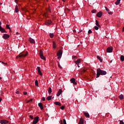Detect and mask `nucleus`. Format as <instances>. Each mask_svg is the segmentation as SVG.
Masks as SVG:
<instances>
[{
    "mask_svg": "<svg viewBox=\"0 0 124 124\" xmlns=\"http://www.w3.org/2000/svg\"><path fill=\"white\" fill-rule=\"evenodd\" d=\"M39 55H40V58H41L42 60H44V61H45V60H46V58L45 57H44V56L43 55V51H42L41 50H40L39 51Z\"/></svg>",
    "mask_w": 124,
    "mask_h": 124,
    "instance_id": "20e7f679",
    "label": "nucleus"
},
{
    "mask_svg": "<svg viewBox=\"0 0 124 124\" xmlns=\"http://www.w3.org/2000/svg\"><path fill=\"white\" fill-rule=\"evenodd\" d=\"M53 46L54 48H56V43L55 42H53Z\"/></svg>",
    "mask_w": 124,
    "mask_h": 124,
    "instance_id": "2f4dec72",
    "label": "nucleus"
},
{
    "mask_svg": "<svg viewBox=\"0 0 124 124\" xmlns=\"http://www.w3.org/2000/svg\"><path fill=\"white\" fill-rule=\"evenodd\" d=\"M23 93H24V95H27V94H28L27 92H24Z\"/></svg>",
    "mask_w": 124,
    "mask_h": 124,
    "instance_id": "c03bdc74",
    "label": "nucleus"
},
{
    "mask_svg": "<svg viewBox=\"0 0 124 124\" xmlns=\"http://www.w3.org/2000/svg\"><path fill=\"white\" fill-rule=\"evenodd\" d=\"M110 62H112V60H111V61H110Z\"/></svg>",
    "mask_w": 124,
    "mask_h": 124,
    "instance_id": "338daca9",
    "label": "nucleus"
},
{
    "mask_svg": "<svg viewBox=\"0 0 124 124\" xmlns=\"http://www.w3.org/2000/svg\"><path fill=\"white\" fill-rule=\"evenodd\" d=\"M42 100L43 101H45V97H43L42 98Z\"/></svg>",
    "mask_w": 124,
    "mask_h": 124,
    "instance_id": "49530a36",
    "label": "nucleus"
},
{
    "mask_svg": "<svg viewBox=\"0 0 124 124\" xmlns=\"http://www.w3.org/2000/svg\"><path fill=\"white\" fill-rule=\"evenodd\" d=\"M1 4H2V3H0V5Z\"/></svg>",
    "mask_w": 124,
    "mask_h": 124,
    "instance_id": "0e129e2a",
    "label": "nucleus"
},
{
    "mask_svg": "<svg viewBox=\"0 0 124 124\" xmlns=\"http://www.w3.org/2000/svg\"><path fill=\"white\" fill-rule=\"evenodd\" d=\"M1 27V22H0V28Z\"/></svg>",
    "mask_w": 124,
    "mask_h": 124,
    "instance_id": "864d4df0",
    "label": "nucleus"
},
{
    "mask_svg": "<svg viewBox=\"0 0 124 124\" xmlns=\"http://www.w3.org/2000/svg\"><path fill=\"white\" fill-rule=\"evenodd\" d=\"M37 69H38V72L39 75H41V76H42V73H41V71L40 70V67H37Z\"/></svg>",
    "mask_w": 124,
    "mask_h": 124,
    "instance_id": "2eb2a0df",
    "label": "nucleus"
},
{
    "mask_svg": "<svg viewBox=\"0 0 124 124\" xmlns=\"http://www.w3.org/2000/svg\"><path fill=\"white\" fill-rule=\"evenodd\" d=\"M70 81L74 85H77V82H76V79L73 78H72L70 79Z\"/></svg>",
    "mask_w": 124,
    "mask_h": 124,
    "instance_id": "6e6552de",
    "label": "nucleus"
},
{
    "mask_svg": "<svg viewBox=\"0 0 124 124\" xmlns=\"http://www.w3.org/2000/svg\"><path fill=\"white\" fill-rule=\"evenodd\" d=\"M80 31V32H82V30H80V31Z\"/></svg>",
    "mask_w": 124,
    "mask_h": 124,
    "instance_id": "680f3d73",
    "label": "nucleus"
},
{
    "mask_svg": "<svg viewBox=\"0 0 124 124\" xmlns=\"http://www.w3.org/2000/svg\"><path fill=\"white\" fill-rule=\"evenodd\" d=\"M76 58H77V57L75 56L72 57L73 59H76Z\"/></svg>",
    "mask_w": 124,
    "mask_h": 124,
    "instance_id": "09e8293b",
    "label": "nucleus"
},
{
    "mask_svg": "<svg viewBox=\"0 0 124 124\" xmlns=\"http://www.w3.org/2000/svg\"><path fill=\"white\" fill-rule=\"evenodd\" d=\"M97 59H98V60H99L100 62H102V59H101V58H100L99 56H97Z\"/></svg>",
    "mask_w": 124,
    "mask_h": 124,
    "instance_id": "bb28decb",
    "label": "nucleus"
},
{
    "mask_svg": "<svg viewBox=\"0 0 124 124\" xmlns=\"http://www.w3.org/2000/svg\"><path fill=\"white\" fill-rule=\"evenodd\" d=\"M78 124H84V119L80 118Z\"/></svg>",
    "mask_w": 124,
    "mask_h": 124,
    "instance_id": "dca6fc26",
    "label": "nucleus"
},
{
    "mask_svg": "<svg viewBox=\"0 0 124 124\" xmlns=\"http://www.w3.org/2000/svg\"><path fill=\"white\" fill-rule=\"evenodd\" d=\"M48 92L49 94H51V93H52V88H51V87L48 88Z\"/></svg>",
    "mask_w": 124,
    "mask_h": 124,
    "instance_id": "412c9836",
    "label": "nucleus"
},
{
    "mask_svg": "<svg viewBox=\"0 0 124 124\" xmlns=\"http://www.w3.org/2000/svg\"><path fill=\"white\" fill-rule=\"evenodd\" d=\"M54 104H55V105H58V106H62V104L59 102H55Z\"/></svg>",
    "mask_w": 124,
    "mask_h": 124,
    "instance_id": "6ab92c4d",
    "label": "nucleus"
},
{
    "mask_svg": "<svg viewBox=\"0 0 124 124\" xmlns=\"http://www.w3.org/2000/svg\"><path fill=\"white\" fill-rule=\"evenodd\" d=\"M80 32H81L79 31V32H78V33H80Z\"/></svg>",
    "mask_w": 124,
    "mask_h": 124,
    "instance_id": "774afa93",
    "label": "nucleus"
},
{
    "mask_svg": "<svg viewBox=\"0 0 124 124\" xmlns=\"http://www.w3.org/2000/svg\"><path fill=\"white\" fill-rule=\"evenodd\" d=\"M83 72H86V70L85 69H83L82 70Z\"/></svg>",
    "mask_w": 124,
    "mask_h": 124,
    "instance_id": "3c124183",
    "label": "nucleus"
},
{
    "mask_svg": "<svg viewBox=\"0 0 124 124\" xmlns=\"http://www.w3.org/2000/svg\"><path fill=\"white\" fill-rule=\"evenodd\" d=\"M120 124H124V121L121 120V121H120Z\"/></svg>",
    "mask_w": 124,
    "mask_h": 124,
    "instance_id": "4c0bfd02",
    "label": "nucleus"
},
{
    "mask_svg": "<svg viewBox=\"0 0 124 124\" xmlns=\"http://www.w3.org/2000/svg\"><path fill=\"white\" fill-rule=\"evenodd\" d=\"M77 65H78V67H80V66H79V64H77Z\"/></svg>",
    "mask_w": 124,
    "mask_h": 124,
    "instance_id": "4d7b16f0",
    "label": "nucleus"
},
{
    "mask_svg": "<svg viewBox=\"0 0 124 124\" xmlns=\"http://www.w3.org/2000/svg\"><path fill=\"white\" fill-rule=\"evenodd\" d=\"M63 124H66V121L65 120V119H63Z\"/></svg>",
    "mask_w": 124,
    "mask_h": 124,
    "instance_id": "c9c22d12",
    "label": "nucleus"
},
{
    "mask_svg": "<svg viewBox=\"0 0 124 124\" xmlns=\"http://www.w3.org/2000/svg\"><path fill=\"white\" fill-rule=\"evenodd\" d=\"M1 79H2V78L0 77V80H1Z\"/></svg>",
    "mask_w": 124,
    "mask_h": 124,
    "instance_id": "bf43d9fd",
    "label": "nucleus"
},
{
    "mask_svg": "<svg viewBox=\"0 0 124 124\" xmlns=\"http://www.w3.org/2000/svg\"><path fill=\"white\" fill-rule=\"evenodd\" d=\"M2 37L4 39H7V38H9V35L7 34H4Z\"/></svg>",
    "mask_w": 124,
    "mask_h": 124,
    "instance_id": "9d476101",
    "label": "nucleus"
},
{
    "mask_svg": "<svg viewBox=\"0 0 124 124\" xmlns=\"http://www.w3.org/2000/svg\"><path fill=\"white\" fill-rule=\"evenodd\" d=\"M48 11L50 13H52V11H51V9H48Z\"/></svg>",
    "mask_w": 124,
    "mask_h": 124,
    "instance_id": "a18cd8bd",
    "label": "nucleus"
},
{
    "mask_svg": "<svg viewBox=\"0 0 124 124\" xmlns=\"http://www.w3.org/2000/svg\"><path fill=\"white\" fill-rule=\"evenodd\" d=\"M38 119H39V117L38 116H36V117H35L33 121L32 124H37V123H38Z\"/></svg>",
    "mask_w": 124,
    "mask_h": 124,
    "instance_id": "423d86ee",
    "label": "nucleus"
},
{
    "mask_svg": "<svg viewBox=\"0 0 124 124\" xmlns=\"http://www.w3.org/2000/svg\"><path fill=\"white\" fill-rule=\"evenodd\" d=\"M28 56V51L23 52L20 53L16 58H25Z\"/></svg>",
    "mask_w": 124,
    "mask_h": 124,
    "instance_id": "f03ea898",
    "label": "nucleus"
},
{
    "mask_svg": "<svg viewBox=\"0 0 124 124\" xmlns=\"http://www.w3.org/2000/svg\"><path fill=\"white\" fill-rule=\"evenodd\" d=\"M38 106H39V107H40V108L41 110H43V104H42V103H39L38 104Z\"/></svg>",
    "mask_w": 124,
    "mask_h": 124,
    "instance_id": "4468645a",
    "label": "nucleus"
},
{
    "mask_svg": "<svg viewBox=\"0 0 124 124\" xmlns=\"http://www.w3.org/2000/svg\"><path fill=\"white\" fill-rule=\"evenodd\" d=\"M62 89H60L58 92V93L57 94V96H60V95L62 94Z\"/></svg>",
    "mask_w": 124,
    "mask_h": 124,
    "instance_id": "f8f14e48",
    "label": "nucleus"
},
{
    "mask_svg": "<svg viewBox=\"0 0 124 124\" xmlns=\"http://www.w3.org/2000/svg\"><path fill=\"white\" fill-rule=\"evenodd\" d=\"M60 122H61V124H63V123H62V120H60Z\"/></svg>",
    "mask_w": 124,
    "mask_h": 124,
    "instance_id": "de8ad7c7",
    "label": "nucleus"
},
{
    "mask_svg": "<svg viewBox=\"0 0 124 124\" xmlns=\"http://www.w3.org/2000/svg\"><path fill=\"white\" fill-rule=\"evenodd\" d=\"M107 53H112L113 52V47L112 46H110L107 48Z\"/></svg>",
    "mask_w": 124,
    "mask_h": 124,
    "instance_id": "39448f33",
    "label": "nucleus"
},
{
    "mask_svg": "<svg viewBox=\"0 0 124 124\" xmlns=\"http://www.w3.org/2000/svg\"><path fill=\"white\" fill-rule=\"evenodd\" d=\"M95 22L96 26H97V27H100V25H99V23H98V21H97V20H95Z\"/></svg>",
    "mask_w": 124,
    "mask_h": 124,
    "instance_id": "a878e982",
    "label": "nucleus"
},
{
    "mask_svg": "<svg viewBox=\"0 0 124 124\" xmlns=\"http://www.w3.org/2000/svg\"><path fill=\"white\" fill-rule=\"evenodd\" d=\"M84 114L85 116V117H86V118H90V114H89V113L85 112Z\"/></svg>",
    "mask_w": 124,
    "mask_h": 124,
    "instance_id": "aec40b11",
    "label": "nucleus"
},
{
    "mask_svg": "<svg viewBox=\"0 0 124 124\" xmlns=\"http://www.w3.org/2000/svg\"><path fill=\"white\" fill-rule=\"evenodd\" d=\"M0 62H2V63H4V62H2L1 61H0Z\"/></svg>",
    "mask_w": 124,
    "mask_h": 124,
    "instance_id": "052dcab7",
    "label": "nucleus"
},
{
    "mask_svg": "<svg viewBox=\"0 0 124 124\" xmlns=\"http://www.w3.org/2000/svg\"><path fill=\"white\" fill-rule=\"evenodd\" d=\"M105 9L106 11H109V9H108V8H107V7H105Z\"/></svg>",
    "mask_w": 124,
    "mask_h": 124,
    "instance_id": "79ce46f5",
    "label": "nucleus"
},
{
    "mask_svg": "<svg viewBox=\"0 0 124 124\" xmlns=\"http://www.w3.org/2000/svg\"><path fill=\"white\" fill-rule=\"evenodd\" d=\"M15 12L17 13L19 12V9H18V6H16L15 7Z\"/></svg>",
    "mask_w": 124,
    "mask_h": 124,
    "instance_id": "5701e85b",
    "label": "nucleus"
},
{
    "mask_svg": "<svg viewBox=\"0 0 124 124\" xmlns=\"http://www.w3.org/2000/svg\"><path fill=\"white\" fill-rule=\"evenodd\" d=\"M16 93L17 94H18V93H19V91H16Z\"/></svg>",
    "mask_w": 124,
    "mask_h": 124,
    "instance_id": "8fccbe9b",
    "label": "nucleus"
},
{
    "mask_svg": "<svg viewBox=\"0 0 124 124\" xmlns=\"http://www.w3.org/2000/svg\"><path fill=\"white\" fill-rule=\"evenodd\" d=\"M35 86H38V81L37 80L35 81Z\"/></svg>",
    "mask_w": 124,
    "mask_h": 124,
    "instance_id": "c85d7f7f",
    "label": "nucleus"
},
{
    "mask_svg": "<svg viewBox=\"0 0 124 124\" xmlns=\"http://www.w3.org/2000/svg\"><path fill=\"white\" fill-rule=\"evenodd\" d=\"M57 55L58 56L57 59H61V58H62V50H59Z\"/></svg>",
    "mask_w": 124,
    "mask_h": 124,
    "instance_id": "7ed1b4c3",
    "label": "nucleus"
},
{
    "mask_svg": "<svg viewBox=\"0 0 124 124\" xmlns=\"http://www.w3.org/2000/svg\"><path fill=\"white\" fill-rule=\"evenodd\" d=\"M29 41L30 42V43H35L34 42V40H33L32 38H30L29 39Z\"/></svg>",
    "mask_w": 124,
    "mask_h": 124,
    "instance_id": "f3484780",
    "label": "nucleus"
},
{
    "mask_svg": "<svg viewBox=\"0 0 124 124\" xmlns=\"http://www.w3.org/2000/svg\"><path fill=\"white\" fill-rule=\"evenodd\" d=\"M15 0V1H17V0Z\"/></svg>",
    "mask_w": 124,
    "mask_h": 124,
    "instance_id": "69168bd1",
    "label": "nucleus"
},
{
    "mask_svg": "<svg viewBox=\"0 0 124 124\" xmlns=\"http://www.w3.org/2000/svg\"><path fill=\"white\" fill-rule=\"evenodd\" d=\"M30 117L31 118V119H33V116L32 115H30Z\"/></svg>",
    "mask_w": 124,
    "mask_h": 124,
    "instance_id": "37998d69",
    "label": "nucleus"
},
{
    "mask_svg": "<svg viewBox=\"0 0 124 124\" xmlns=\"http://www.w3.org/2000/svg\"><path fill=\"white\" fill-rule=\"evenodd\" d=\"M47 100H51V99H52V96H48L47 98H46Z\"/></svg>",
    "mask_w": 124,
    "mask_h": 124,
    "instance_id": "cd10ccee",
    "label": "nucleus"
},
{
    "mask_svg": "<svg viewBox=\"0 0 124 124\" xmlns=\"http://www.w3.org/2000/svg\"><path fill=\"white\" fill-rule=\"evenodd\" d=\"M6 29H8V30H10V27H9V25H8V24L6 25Z\"/></svg>",
    "mask_w": 124,
    "mask_h": 124,
    "instance_id": "7c9ffc66",
    "label": "nucleus"
},
{
    "mask_svg": "<svg viewBox=\"0 0 124 124\" xmlns=\"http://www.w3.org/2000/svg\"><path fill=\"white\" fill-rule=\"evenodd\" d=\"M62 0V1H63V2H65V0Z\"/></svg>",
    "mask_w": 124,
    "mask_h": 124,
    "instance_id": "6e6d98bb",
    "label": "nucleus"
},
{
    "mask_svg": "<svg viewBox=\"0 0 124 124\" xmlns=\"http://www.w3.org/2000/svg\"><path fill=\"white\" fill-rule=\"evenodd\" d=\"M0 31L1 32H5V33H7V31L4 30L2 27H0Z\"/></svg>",
    "mask_w": 124,
    "mask_h": 124,
    "instance_id": "ddd939ff",
    "label": "nucleus"
},
{
    "mask_svg": "<svg viewBox=\"0 0 124 124\" xmlns=\"http://www.w3.org/2000/svg\"><path fill=\"white\" fill-rule=\"evenodd\" d=\"M120 1H121V0H117V1L115 2V4L116 5H119L120 4Z\"/></svg>",
    "mask_w": 124,
    "mask_h": 124,
    "instance_id": "393cba45",
    "label": "nucleus"
},
{
    "mask_svg": "<svg viewBox=\"0 0 124 124\" xmlns=\"http://www.w3.org/2000/svg\"><path fill=\"white\" fill-rule=\"evenodd\" d=\"M8 123H9V122L6 121V120H2L0 121V124H8Z\"/></svg>",
    "mask_w": 124,
    "mask_h": 124,
    "instance_id": "1a4fd4ad",
    "label": "nucleus"
},
{
    "mask_svg": "<svg viewBox=\"0 0 124 124\" xmlns=\"http://www.w3.org/2000/svg\"><path fill=\"white\" fill-rule=\"evenodd\" d=\"M108 13L109 15H113V13H112V12H109V11H108Z\"/></svg>",
    "mask_w": 124,
    "mask_h": 124,
    "instance_id": "72a5a7b5",
    "label": "nucleus"
},
{
    "mask_svg": "<svg viewBox=\"0 0 124 124\" xmlns=\"http://www.w3.org/2000/svg\"><path fill=\"white\" fill-rule=\"evenodd\" d=\"M47 9H48H48H50V6H48V8Z\"/></svg>",
    "mask_w": 124,
    "mask_h": 124,
    "instance_id": "13d9d810",
    "label": "nucleus"
},
{
    "mask_svg": "<svg viewBox=\"0 0 124 124\" xmlns=\"http://www.w3.org/2000/svg\"><path fill=\"white\" fill-rule=\"evenodd\" d=\"M75 62L76 64H78H78H79V63H80V62H81V60L78 59L77 61H76Z\"/></svg>",
    "mask_w": 124,
    "mask_h": 124,
    "instance_id": "a211bd4d",
    "label": "nucleus"
},
{
    "mask_svg": "<svg viewBox=\"0 0 124 124\" xmlns=\"http://www.w3.org/2000/svg\"><path fill=\"white\" fill-rule=\"evenodd\" d=\"M95 12H96V10H93L92 11V13H95Z\"/></svg>",
    "mask_w": 124,
    "mask_h": 124,
    "instance_id": "e433bc0d",
    "label": "nucleus"
},
{
    "mask_svg": "<svg viewBox=\"0 0 124 124\" xmlns=\"http://www.w3.org/2000/svg\"><path fill=\"white\" fill-rule=\"evenodd\" d=\"M49 36L51 38H53V37H54V34L53 33H50L49 34Z\"/></svg>",
    "mask_w": 124,
    "mask_h": 124,
    "instance_id": "c756f323",
    "label": "nucleus"
},
{
    "mask_svg": "<svg viewBox=\"0 0 124 124\" xmlns=\"http://www.w3.org/2000/svg\"><path fill=\"white\" fill-rule=\"evenodd\" d=\"M45 24L46 26H49V25H51L52 24V20H47L46 21Z\"/></svg>",
    "mask_w": 124,
    "mask_h": 124,
    "instance_id": "0eeeda50",
    "label": "nucleus"
},
{
    "mask_svg": "<svg viewBox=\"0 0 124 124\" xmlns=\"http://www.w3.org/2000/svg\"><path fill=\"white\" fill-rule=\"evenodd\" d=\"M61 109L62 110H63L64 109V106H62L61 107Z\"/></svg>",
    "mask_w": 124,
    "mask_h": 124,
    "instance_id": "58836bf2",
    "label": "nucleus"
},
{
    "mask_svg": "<svg viewBox=\"0 0 124 124\" xmlns=\"http://www.w3.org/2000/svg\"><path fill=\"white\" fill-rule=\"evenodd\" d=\"M58 66H59V67H60V68H61V69H62V66H61V65L60 64V63H59V64H58Z\"/></svg>",
    "mask_w": 124,
    "mask_h": 124,
    "instance_id": "ea45409f",
    "label": "nucleus"
},
{
    "mask_svg": "<svg viewBox=\"0 0 124 124\" xmlns=\"http://www.w3.org/2000/svg\"><path fill=\"white\" fill-rule=\"evenodd\" d=\"M107 72L104 70H101L100 68H98L97 70L96 78H98L100 75H106Z\"/></svg>",
    "mask_w": 124,
    "mask_h": 124,
    "instance_id": "f257e3e1",
    "label": "nucleus"
},
{
    "mask_svg": "<svg viewBox=\"0 0 124 124\" xmlns=\"http://www.w3.org/2000/svg\"><path fill=\"white\" fill-rule=\"evenodd\" d=\"M120 60H121V62H124V55H121V56Z\"/></svg>",
    "mask_w": 124,
    "mask_h": 124,
    "instance_id": "b1692460",
    "label": "nucleus"
},
{
    "mask_svg": "<svg viewBox=\"0 0 124 124\" xmlns=\"http://www.w3.org/2000/svg\"><path fill=\"white\" fill-rule=\"evenodd\" d=\"M2 99L0 97V102H1Z\"/></svg>",
    "mask_w": 124,
    "mask_h": 124,
    "instance_id": "5fc2aeb1",
    "label": "nucleus"
},
{
    "mask_svg": "<svg viewBox=\"0 0 124 124\" xmlns=\"http://www.w3.org/2000/svg\"><path fill=\"white\" fill-rule=\"evenodd\" d=\"M92 32H93V31H92L91 30H89L88 31V33H89V34H91V33H92Z\"/></svg>",
    "mask_w": 124,
    "mask_h": 124,
    "instance_id": "473e14b6",
    "label": "nucleus"
},
{
    "mask_svg": "<svg viewBox=\"0 0 124 124\" xmlns=\"http://www.w3.org/2000/svg\"><path fill=\"white\" fill-rule=\"evenodd\" d=\"M119 98L120 99V100H123V99L124 98V95L123 94H121L120 95H119L118 96Z\"/></svg>",
    "mask_w": 124,
    "mask_h": 124,
    "instance_id": "4be33fe9",
    "label": "nucleus"
},
{
    "mask_svg": "<svg viewBox=\"0 0 124 124\" xmlns=\"http://www.w3.org/2000/svg\"><path fill=\"white\" fill-rule=\"evenodd\" d=\"M94 29H95V30H96V31H97V30H98V27H97V26H95L94 27Z\"/></svg>",
    "mask_w": 124,
    "mask_h": 124,
    "instance_id": "a19ab883",
    "label": "nucleus"
},
{
    "mask_svg": "<svg viewBox=\"0 0 124 124\" xmlns=\"http://www.w3.org/2000/svg\"><path fill=\"white\" fill-rule=\"evenodd\" d=\"M32 101V98L30 100H28L27 102V103H29V102H31Z\"/></svg>",
    "mask_w": 124,
    "mask_h": 124,
    "instance_id": "f704fd0d",
    "label": "nucleus"
},
{
    "mask_svg": "<svg viewBox=\"0 0 124 124\" xmlns=\"http://www.w3.org/2000/svg\"><path fill=\"white\" fill-rule=\"evenodd\" d=\"M97 17H98L99 18H101V17L102 16V12H99L97 15Z\"/></svg>",
    "mask_w": 124,
    "mask_h": 124,
    "instance_id": "9b49d317",
    "label": "nucleus"
},
{
    "mask_svg": "<svg viewBox=\"0 0 124 124\" xmlns=\"http://www.w3.org/2000/svg\"><path fill=\"white\" fill-rule=\"evenodd\" d=\"M9 31H10V32H12V31H11V29L10 28V29H9Z\"/></svg>",
    "mask_w": 124,
    "mask_h": 124,
    "instance_id": "603ef678",
    "label": "nucleus"
},
{
    "mask_svg": "<svg viewBox=\"0 0 124 124\" xmlns=\"http://www.w3.org/2000/svg\"><path fill=\"white\" fill-rule=\"evenodd\" d=\"M18 33H19V32H16V34H18Z\"/></svg>",
    "mask_w": 124,
    "mask_h": 124,
    "instance_id": "e2e57ef3",
    "label": "nucleus"
}]
</instances>
